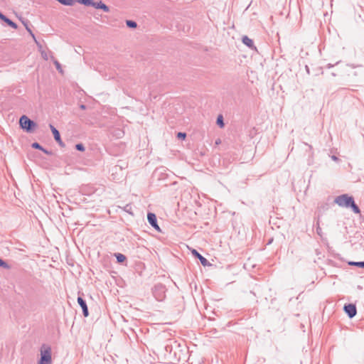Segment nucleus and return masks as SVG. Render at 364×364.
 Here are the masks:
<instances>
[{"instance_id": "1", "label": "nucleus", "mask_w": 364, "mask_h": 364, "mask_svg": "<svg viewBox=\"0 0 364 364\" xmlns=\"http://www.w3.org/2000/svg\"><path fill=\"white\" fill-rule=\"evenodd\" d=\"M334 203L340 207L350 208L355 213H360L359 207L354 201V198L348 194H342L336 197Z\"/></svg>"}, {"instance_id": "2", "label": "nucleus", "mask_w": 364, "mask_h": 364, "mask_svg": "<svg viewBox=\"0 0 364 364\" xmlns=\"http://www.w3.org/2000/svg\"><path fill=\"white\" fill-rule=\"evenodd\" d=\"M19 125L22 129L28 133H32L37 127L36 123L26 115H23L20 117Z\"/></svg>"}, {"instance_id": "3", "label": "nucleus", "mask_w": 364, "mask_h": 364, "mask_svg": "<svg viewBox=\"0 0 364 364\" xmlns=\"http://www.w3.org/2000/svg\"><path fill=\"white\" fill-rule=\"evenodd\" d=\"M152 293L157 301H161L166 297V287L162 284H157L153 287Z\"/></svg>"}, {"instance_id": "4", "label": "nucleus", "mask_w": 364, "mask_h": 364, "mask_svg": "<svg viewBox=\"0 0 364 364\" xmlns=\"http://www.w3.org/2000/svg\"><path fill=\"white\" fill-rule=\"evenodd\" d=\"M51 363L50 348H48L46 350L41 351L39 364H51Z\"/></svg>"}, {"instance_id": "5", "label": "nucleus", "mask_w": 364, "mask_h": 364, "mask_svg": "<svg viewBox=\"0 0 364 364\" xmlns=\"http://www.w3.org/2000/svg\"><path fill=\"white\" fill-rule=\"evenodd\" d=\"M49 127L56 142L60 147L64 148L65 146V144L61 139L59 131L52 124H50Z\"/></svg>"}, {"instance_id": "6", "label": "nucleus", "mask_w": 364, "mask_h": 364, "mask_svg": "<svg viewBox=\"0 0 364 364\" xmlns=\"http://www.w3.org/2000/svg\"><path fill=\"white\" fill-rule=\"evenodd\" d=\"M343 310L350 318H353L357 314L356 306L353 304H345Z\"/></svg>"}, {"instance_id": "7", "label": "nucleus", "mask_w": 364, "mask_h": 364, "mask_svg": "<svg viewBox=\"0 0 364 364\" xmlns=\"http://www.w3.org/2000/svg\"><path fill=\"white\" fill-rule=\"evenodd\" d=\"M147 220L152 228H154L157 231H161L160 228L157 223L156 216L154 213H149L147 214Z\"/></svg>"}, {"instance_id": "8", "label": "nucleus", "mask_w": 364, "mask_h": 364, "mask_svg": "<svg viewBox=\"0 0 364 364\" xmlns=\"http://www.w3.org/2000/svg\"><path fill=\"white\" fill-rule=\"evenodd\" d=\"M77 303L82 308L83 316L87 317L89 316V311L86 301L81 296H78Z\"/></svg>"}, {"instance_id": "9", "label": "nucleus", "mask_w": 364, "mask_h": 364, "mask_svg": "<svg viewBox=\"0 0 364 364\" xmlns=\"http://www.w3.org/2000/svg\"><path fill=\"white\" fill-rule=\"evenodd\" d=\"M192 254L193 256H195L196 258H198L201 264L204 267L210 265V262L208 261L207 259H205L203 256H202L197 250H193Z\"/></svg>"}, {"instance_id": "10", "label": "nucleus", "mask_w": 364, "mask_h": 364, "mask_svg": "<svg viewBox=\"0 0 364 364\" xmlns=\"http://www.w3.org/2000/svg\"><path fill=\"white\" fill-rule=\"evenodd\" d=\"M0 19L2 20L3 21H4L8 26H11L13 28L16 29L18 27L17 24L15 22H14L13 21H11L9 18H7L1 11H0Z\"/></svg>"}, {"instance_id": "11", "label": "nucleus", "mask_w": 364, "mask_h": 364, "mask_svg": "<svg viewBox=\"0 0 364 364\" xmlns=\"http://www.w3.org/2000/svg\"><path fill=\"white\" fill-rule=\"evenodd\" d=\"M92 7L97 9H102L105 12H109V7L107 6L105 4H104L102 1H100L98 2H95L92 4Z\"/></svg>"}, {"instance_id": "12", "label": "nucleus", "mask_w": 364, "mask_h": 364, "mask_svg": "<svg viewBox=\"0 0 364 364\" xmlns=\"http://www.w3.org/2000/svg\"><path fill=\"white\" fill-rule=\"evenodd\" d=\"M242 41L248 48L256 50V47L254 46L253 41L250 39L248 36H244L242 38Z\"/></svg>"}, {"instance_id": "13", "label": "nucleus", "mask_w": 364, "mask_h": 364, "mask_svg": "<svg viewBox=\"0 0 364 364\" xmlns=\"http://www.w3.org/2000/svg\"><path fill=\"white\" fill-rule=\"evenodd\" d=\"M77 1L81 4L87 6H92V4L94 3L93 0H77Z\"/></svg>"}, {"instance_id": "14", "label": "nucleus", "mask_w": 364, "mask_h": 364, "mask_svg": "<svg viewBox=\"0 0 364 364\" xmlns=\"http://www.w3.org/2000/svg\"><path fill=\"white\" fill-rule=\"evenodd\" d=\"M117 261L119 263H122L126 260V257L121 253H116L115 255Z\"/></svg>"}, {"instance_id": "15", "label": "nucleus", "mask_w": 364, "mask_h": 364, "mask_svg": "<svg viewBox=\"0 0 364 364\" xmlns=\"http://www.w3.org/2000/svg\"><path fill=\"white\" fill-rule=\"evenodd\" d=\"M57 1L65 6H73L75 3L74 0H57Z\"/></svg>"}, {"instance_id": "16", "label": "nucleus", "mask_w": 364, "mask_h": 364, "mask_svg": "<svg viewBox=\"0 0 364 364\" xmlns=\"http://www.w3.org/2000/svg\"><path fill=\"white\" fill-rule=\"evenodd\" d=\"M126 25H127V27H129L130 28H135L137 26L136 23L135 21H132V20H127L126 21Z\"/></svg>"}, {"instance_id": "17", "label": "nucleus", "mask_w": 364, "mask_h": 364, "mask_svg": "<svg viewBox=\"0 0 364 364\" xmlns=\"http://www.w3.org/2000/svg\"><path fill=\"white\" fill-rule=\"evenodd\" d=\"M216 123L221 128L224 127L225 124H224L223 117L222 115H219L218 117Z\"/></svg>"}, {"instance_id": "18", "label": "nucleus", "mask_w": 364, "mask_h": 364, "mask_svg": "<svg viewBox=\"0 0 364 364\" xmlns=\"http://www.w3.org/2000/svg\"><path fill=\"white\" fill-rule=\"evenodd\" d=\"M350 265L356 266L360 268H364V262H350Z\"/></svg>"}, {"instance_id": "19", "label": "nucleus", "mask_w": 364, "mask_h": 364, "mask_svg": "<svg viewBox=\"0 0 364 364\" xmlns=\"http://www.w3.org/2000/svg\"><path fill=\"white\" fill-rule=\"evenodd\" d=\"M52 58L53 60V63L55 65L56 69L58 70H59L60 72H61L62 69H61V65H60V63L58 60H55L53 58Z\"/></svg>"}, {"instance_id": "20", "label": "nucleus", "mask_w": 364, "mask_h": 364, "mask_svg": "<svg viewBox=\"0 0 364 364\" xmlns=\"http://www.w3.org/2000/svg\"><path fill=\"white\" fill-rule=\"evenodd\" d=\"M75 149L77 150V151H85V146L82 144L80 143V144H77L75 145Z\"/></svg>"}, {"instance_id": "21", "label": "nucleus", "mask_w": 364, "mask_h": 364, "mask_svg": "<svg viewBox=\"0 0 364 364\" xmlns=\"http://www.w3.org/2000/svg\"><path fill=\"white\" fill-rule=\"evenodd\" d=\"M31 146L36 149H39L41 151V149H43V146L38 142L33 143Z\"/></svg>"}, {"instance_id": "22", "label": "nucleus", "mask_w": 364, "mask_h": 364, "mask_svg": "<svg viewBox=\"0 0 364 364\" xmlns=\"http://www.w3.org/2000/svg\"><path fill=\"white\" fill-rule=\"evenodd\" d=\"M177 137L180 139H185V138L186 137V134L184 132H178L177 134Z\"/></svg>"}, {"instance_id": "23", "label": "nucleus", "mask_w": 364, "mask_h": 364, "mask_svg": "<svg viewBox=\"0 0 364 364\" xmlns=\"http://www.w3.org/2000/svg\"><path fill=\"white\" fill-rule=\"evenodd\" d=\"M316 232L317 234L320 236V237H322V230L321 228V227L319 226V223L318 222L317 223V227H316Z\"/></svg>"}, {"instance_id": "24", "label": "nucleus", "mask_w": 364, "mask_h": 364, "mask_svg": "<svg viewBox=\"0 0 364 364\" xmlns=\"http://www.w3.org/2000/svg\"><path fill=\"white\" fill-rule=\"evenodd\" d=\"M0 267L4 268H9V265L6 262H5L3 259L0 258Z\"/></svg>"}, {"instance_id": "25", "label": "nucleus", "mask_w": 364, "mask_h": 364, "mask_svg": "<svg viewBox=\"0 0 364 364\" xmlns=\"http://www.w3.org/2000/svg\"><path fill=\"white\" fill-rule=\"evenodd\" d=\"M42 58L47 60L48 59V55L45 50H41Z\"/></svg>"}, {"instance_id": "26", "label": "nucleus", "mask_w": 364, "mask_h": 364, "mask_svg": "<svg viewBox=\"0 0 364 364\" xmlns=\"http://www.w3.org/2000/svg\"><path fill=\"white\" fill-rule=\"evenodd\" d=\"M31 36H32V38H33V40L35 41L36 43L37 44V46H38L39 49L41 50L42 48V46L37 41L34 34L32 33V34H31Z\"/></svg>"}, {"instance_id": "27", "label": "nucleus", "mask_w": 364, "mask_h": 364, "mask_svg": "<svg viewBox=\"0 0 364 364\" xmlns=\"http://www.w3.org/2000/svg\"><path fill=\"white\" fill-rule=\"evenodd\" d=\"M41 151L43 152H44L45 154H48V155H51L52 154L51 151H48L47 149H44L43 147V149H41Z\"/></svg>"}, {"instance_id": "28", "label": "nucleus", "mask_w": 364, "mask_h": 364, "mask_svg": "<svg viewBox=\"0 0 364 364\" xmlns=\"http://www.w3.org/2000/svg\"><path fill=\"white\" fill-rule=\"evenodd\" d=\"M24 25H25L26 28V30L28 31V32H29V33H30V34H32V33H33V32H32V31L31 30V28H29V27H28L26 23H25Z\"/></svg>"}, {"instance_id": "29", "label": "nucleus", "mask_w": 364, "mask_h": 364, "mask_svg": "<svg viewBox=\"0 0 364 364\" xmlns=\"http://www.w3.org/2000/svg\"><path fill=\"white\" fill-rule=\"evenodd\" d=\"M80 107L81 109H86V106L85 105H81L80 106Z\"/></svg>"}, {"instance_id": "30", "label": "nucleus", "mask_w": 364, "mask_h": 364, "mask_svg": "<svg viewBox=\"0 0 364 364\" xmlns=\"http://www.w3.org/2000/svg\"><path fill=\"white\" fill-rule=\"evenodd\" d=\"M332 159L334 160V161H338V157H336V156H332Z\"/></svg>"}, {"instance_id": "31", "label": "nucleus", "mask_w": 364, "mask_h": 364, "mask_svg": "<svg viewBox=\"0 0 364 364\" xmlns=\"http://www.w3.org/2000/svg\"><path fill=\"white\" fill-rule=\"evenodd\" d=\"M129 208V205H127V206L125 207V210H126V211H127V212H129V208Z\"/></svg>"}, {"instance_id": "32", "label": "nucleus", "mask_w": 364, "mask_h": 364, "mask_svg": "<svg viewBox=\"0 0 364 364\" xmlns=\"http://www.w3.org/2000/svg\"><path fill=\"white\" fill-rule=\"evenodd\" d=\"M306 71H307L308 73H309V68H308V66H306Z\"/></svg>"}]
</instances>
